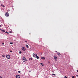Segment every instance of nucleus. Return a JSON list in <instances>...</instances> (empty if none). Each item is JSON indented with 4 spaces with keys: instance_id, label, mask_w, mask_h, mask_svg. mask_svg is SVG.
Here are the masks:
<instances>
[{
    "instance_id": "c85d7f7f",
    "label": "nucleus",
    "mask_w": 78,
    "mask_h": 78,
    "mask_svg": "<svg viewBox=\"0 0 78 78\" xmlns=\"http://www.w3.org/2000/svg\"><path fill=\"white\" fill-rule=\"evenodd\" d=\"M76 71H77V73H78V70H76Z\"/></svg>"
},
{
    "instance_id": "393cba45",
    "label": "nucleus",
    "mask_w": 78,
    "mask_h": 78,
    "mask_svg": "<svg viewBox=\"0 0 78 78\" xmlns=\"http://www.w3.org/2000/svg\"><path fill=\"white\" fill-rule=\"evenodd\" d=\"M2 45H4V43H2Z\"/></svg>"
},
{
    "instance_id": "412c9836",
    "label": "nucleus",
    "mask_w": 78,
    "mask_h": 78,
    "mask_svg": "<svg viewBox=\"0 0 78 78\" xmlns=\"http://www.w3.org/2000/svg\"><path fill=\"white\" fill-rule=\"evenodd\" d=\"M18 73H21V71H18Z\"/></svg>"
},
{
    "instance_id": "f03ea898",
    "label": "nucleus",
    "mask_w": 78,
    "mask_h": 78,
    "mask_svg": "<svg viewBox=\"0 0 78 78\" xmlns=\"http://www.w3.org/2000/svg\"><path fill=\"white\" fill-rule=\"evenodd\" d=\"M33 56L34 58H36L37 55L36 54L34 53L33 54Z\"/></svg>"
},
{
    "instance_id": "7ed1b4c3",
    "label": "nucleus",
    "mask_w": 78,
    "mask_h": 78,
    "mask_svg": "<svg viewBox=\"0 0 78 78\" xmlns=\"http://www.w3.org/2000/svg\"><path fill=\"white\" fill-rule=\"evenodd\" d=\"M6 57L8 59H9L10 58V56L9 55H7L6 56Z\"/></svg>"
},
{
    "instance_id": "cd10ccee",
    "label": "nucleus",
    "mask_w": 78,
    "mask_h": 78,
    "mask_svg": "<svg viewBox=\"0 0 78 78\" xmlns=\"http://www.w3.org/2000/svg\"><path fill=\"white\" fill-rule=\"evenodd\" d=\"M2 27V25H0V27Z\"/></svg>"
},
{
    "instance_id": "20e7f679",
    "label": "nucleus",
    "mask_w": 78,
    "mask_h": 78,
    "mask_svg": "<svg viewBox=\"0 0 78 78\" xmlns=\"http://www.w3.org/2000/svg\"><path fill=\"white\" fill-rule=\"evenodd\" d=\"M23 61V62H25L26 61V59L25 57H23L22 58Z\"/></svg>"
},
{
    "instance_id": "bb28decb",
    "label": "nucleus",
    "mask_w": 78,
    "mask_h": 78,
    "mask_svg": "<svg viewBox=\"0 0 78 78\" xmlns=\"http://www.w3.org/2000/svg\"><path fill=\"white\" fill-rule=\"evenodd\" d=\"M0 78H2V77L1 76H0Z\"/></svg>"
},
{
    "instance_id": "dca6fc26",
    "label": "nucleus",
    "mask_w": 78,
    "mask_h": 78,
    "mask_svg": "<svg viewBox=\"0 0 78 78\" xmlns=\"http://www.w3.org/2000/svg\"><path fill=\"white\" fill-rule=\"evenodd\" d=\"M40 64H41V65H42V66H44V64H43V63H40Z\"/></svg>"
},
{
    "instance_id": "39448f33",
    "label": "nucleus",
    "mask_w": 78,
    "mask_h": 78,
    "mask_svg": "<svg viewBox=\"0 0 78 78\" xmlns=\"http://www.w3.org/2000/svg\"><path fill=\"white\" fill-rule=\"evenodd\" d=\"M16 78H20V75H16Z\"/></svg>"
},
{
    "instance_id": "a878e982",
    "label": "nucleus",
    "mask_w": 78,
    "mask_h": 78,
    "mask_svg": "<svg viewBox=\"0 0 78 78\" xmlns=\"http://www.w3.org/2000/svg\"><path fill=\"white\" fill-rule=\"evenodd\" d=\"M10 52H12V51H10Z\"/></svg>"
},
{
    "instance_id": "1a4fd4ad",
    "label": "nucleus",
    "mask_w": 78,
    "mask_h": 78,
    "mask_svg": "<svg viewBox=\"0 0 78 78\" xmlns=\"http://www.w3.org/2000/svg\"><path fill=\"white\" fill-rule=\"evenodd\" d=\"M1 6H2V7H5V6L3 4H1Z\"/></svg>"
},
{
    "instance_id": "423d86ee",
    "label": "nucleus",
    "mask_w": 78,
    "mask_h": 78,
    "mask_svg": "<svg viewBox=\"0 0 78 78\" xmlns=\"http://www.w3.org/2000/svg\"><path fill=\"white\" fill-rule=\"evenodd\" d=\"M22 49L24 51H26V48L24 47H22Z\"/></svg>"
},
{
    "instance_id": "6e6552de",
    "label": "nucleus",
    "mask_w": 78,
    "mask_h": 78,
    "mask_svg": "<svg viewBox=\"0 0 78 78\" xmlns=\"http://www.w3.org/2000/svg\"><path fill=\"white\" fill-rule=\"evenodd\" d=\"M57 55L58 56H60L61 55V54H60V52H58L57 53Z\"/></svg>"
},
{
    "instance_id": "ddd939ff",
    "label": "nucleus",
    "mask_w": 78,
    "mask_h": 78,
    "mask_svg": "<svg viewBox=\"0 0 78 78\" xmlns=\"http://www.w3.org/2000/svg\"><path fill=\"white\" fill-rule=\"evenodd\" d=\"M36 58H37V59H39V57L38 56H37L36 57Z\"/></svg>"
},
{
    "instance_id": "4468645a",
    "label": "nucleus",
    "mask_w": 78,
    "mask_h": 78,
    "mask_svg": "<svg viewBox=\"0 0 78 78\" xmlns=\"http://www.w3.org/2000/svg\"><path fill=\"white\" fill-rule=\"evenodd\" d=\"M29 60H32V58H29Z\"/></svg>"
},
{
    "instance_id": "f8f14e48",
    "label": "nucleus",
    "mask_w": 78,
    "mask_h": 78,
    "mask_svg": "<svg viewBox=\"0 0 78 78\" xmlns=\"http://www.w3.org/2000/svg\"><path fill=\"white\" fill-rule=\"evenodd\" d=\"M26 46L27 47V48H29V46L27 44H26Z\"/></svg>"
},
{
    "instance_id": "5701e85b",
    "label": "nucleus",
    "mask_w": 78,
    "mask_h": 78,
    "mask_svg": "<svg viewBox=\"0 0 78 78\" xmlns=\"http://www.w3.org/2000/svg\"><path fill=\"white\" fill-rule=\"evenodd\" d=\"M64 78H68V77H67L66 76H65L64 77Z\"/></svg>"
},
{
    "instance_id": "7c9ffc66",
    "label": "nucleus",
    "mask_w": 78,
    "mask_h": 78,
    "mask_svg": "<svg viewBox=\"0 0 78 78\" xmlns=\"http://www.w3.org/2000/svg\"><path fill=\"white\" fill-rule=\"evenodd\" d=\"M56 52H57V53H58V52L57 51H56Z\"/></svg>"
},
{
    "instance_id": "2f4dec72",
    "label": "nucleus",
    "mask_w": 78,
    "mask_h": 78,
    "mask_svg": "<svg viewBox=\"0 0 78 78\" xmlns=\"http://www.w3.org/2000/svg\"><path fill=\"white\" fill-rule=\"evenodd\" d=\"M0 66H1V64H0Z\"/></svg>"
},
{
    "instance_id": "0eeeda50",
    "label": "nucleus",
    "mask_w": 78,
    "mask_h": 78,
    "mask_svg": "<svg viewBox=\"0 0 78 78\" xmlns=\"http://www.w3.org/2000/svg\"><path fill=\"white\" fill-rule=\"evenodd\" d=\"M54 58L55 61H57V56H54Z\"/></svg>"
},
{
    "instance_id": "c756f323",
    "label": "nucleus",
    "mask_w": 78,
    "mask_h": 78,
    "mask_svg": "<svg viewBox=\"0 0 78 78\" xmlns=\"http://www.w3.org/2000/svg\"><path fill=\"white\" fill-rule=\"evenodd\" d=\"M25 42H27V41H25Z\"/></svg>"
},
{
    "instance_id": "2eb2a0df",
    "label": "nucleus",
    "mask_w": 78,
    "mask_h": 78,
    "mask_svg": "<svg viewBox=\"0 0 78 78\" xmlns=\"http://www.w3.org/2000/svg\"><path fill=\"white\" fill-rule=\"evenodd\" d=\"M2 56L3 57H5V56L4 55H2Z\"/></svg>"
},
{
    "instance_id": "6ab92c4d",
    "label": "nucleus",
    "mask_w": 78,
    "mask_h": 78,
    "mask_svg": "<svg viewBox=\"0 0 78 78\" xmlns=\"http://www.w3.org/2000/svg\"><path fill=\"white\" fill-rule=\"evenodd\" d=\"M5 33H7V34H9V32H8L7 31L5 32Z\"/></svg>"
},
{
    "instance_id": "9b49d317",
    "label": "nucleus",
    "mask_w": 78,
    "mask_h": 78,
    "mask_svg": "<svg viewBox=\"0 0 78 78\" xmlns=\"http://www.w3.org/2000/svg\"><path fill=\"white\" fill-rule=\"evenodd\" d=\"M1 30L3 32H5V30H3L2 29V30Z\"/></svg>"
},
{
    "instance_id": "a211bd4d",
    "label": "nucleus",
    "mask_w": 78,
    "mask_h": 78,
    "mask_svg": "<svg viewBox=\"0 0 78 78\" xmlns=\"http://www.w3.org/2000/svg\"><path fill=\"white\" fill-rule=\"evenodd\" d=\"M9 44H13V43L12 42H10Z\"/></svg>"
},
{
    "instance_id": "9d476101",
    "label": "nucleus",
    "mask_w": 78,
    "mask_h": 78,
    "mask_svg": "<svg viewBox=\"0 0 78 78\" xmlns=\"http://www.w3.org/2000/svg\"><path fill=\"white\" fill-rule=\"evenodd\" d=\"M41 58L42 59L44 60L45 59V58L44 57H41Z\"/></svg>"
},
{
    "instance_id": "aec40b11",
    "label": "nucleus",
    "mask_w": 78,
    "mask_h": 78,
    "mask_svg": "<svg viewBox=\"0 0 78 78\" xmlns=\"http://www.w3.org/2000/svg\"><path fill=\"white\" fill-rule=\"evenodd\" d=\"M19 53H20V54L22 53V52H21V51H19Z\"/></svg>"
},
{
    "instance_id": "f3484780",
    "label": "nucleus",
    "mask_w": 78,
    "mask_h": 78,
    "mask_svg": "<svg viewBox=\"0 0 78 78\" xmlns=\"http://www.w3.org/2000/svg\"><path fill=\"white\" fill-rule=\"evenodd\" d=\"M52 75H53L54 76H56V74H54V73H52Z\"/></svg>"
},
{
    "instance_id": "4be33fe9",
    "label": "nucleus",
    "mask_w": 78,
    "mask_h": 78,
    "mask_svg": "<svg viewBox=\"0 0 78 78\" xmlns=\"http://www.w3.org/2000/svg\"><path fill=\"white\" fill-rule=\"evenodd\" d=\"M72 78H75V76H72Z\"/></svg>"
},
{
    "instance_id": "f257e3e1",
    "label": "nucleus",
    "mask_w": 78,
    "mask_h": 78,
    "mask_svg": "<svg viewBox=\"0 0 78 78\" xmlns=\"http://www.w3.org/2000/svg\"><path fill=\"white\" fill-rule=\"evenodd\" d=\"M5 16L6 17H9V14L8 12H7L5 14Z\"/></svg>"
},
{
    "instance_id": "b1692460",
    "label": "nucleus",
    "mask_w": 78,
    "mask_h": 78,
    "mask_svg": "<svg viewBox=\"0 0 78 78\" xmlns=\"http://www.w3.org/2000/svg\"><path fill=\"white\" fill-rule=\"evenodd\" d=\"M9 33H12V31H9Z\"/></svg>"
}]
</instances>
